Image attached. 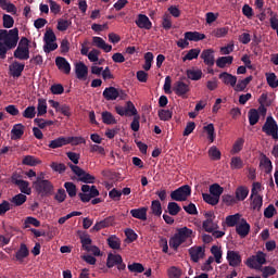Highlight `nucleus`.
<instances>
[{
	"label": "nucleus",
	"instance_id": "obj_1",
	"mask_svg": "<svg viewBox=\"0 0 278 278\" xmlns=\"http://www.w3.org/2000/svg\"><path fill=\"white\" fill-rule=\"evenodd\" d=\"M192 229L188 227L178 228L176 233L169 239V247L177 251L184 242H188V240L192 239Z\"/></svg>",
	"mask_w": 278,
	"mask_h": 278
},
{
	"label": "nucleus",
	"instance_id": "obj_2",
	"mask_svg": "<svg viewBox=\"0 0 278 278\" xmlns=\"http://www.w3.org/2000/svg\"><path fill=\"white\" fill-rule=\"evenodd\" d=\"M0 42L5 45L8 50L16 49L18 45V28L13 29H0Z\"/></svg>",
	"mask_w": 278,
	"mask_h": 278
},
{
	"label": "nucleus",
	"instance_id": "obj_3",
	"mask_svg": "<svg viewBox=\"0 0 278 278\" xmlns=\"http://www.w3.org/2000/svg\"><path fill=\"white\" fill-rule=\"evenodd\" d=\"M33 188L36 190L37 194L40 197H51L53 194V184L47 179L37 178L36 181L33 182Z\"/></svg>",
	"mask_w": 278,
	"mask_h": 278
},
{
	"label": "nucleus",
	"instance_id": "obj_4",
	"mask_svg": "<svg viewBox=\"0 0 278 278\" xmlns=\"http://www.w3.org/2000/svg\"><path fill=\"white\" fill-rule=\"evenodd\" d=\"M262 132L266 136H271L274 140H278V124L275 117L271 115L267 116L265 124L262 127Z\"/></svg>",
	"mask_w": 278,
	"mask_h": 278
},
{
	"label": "nucleus",
	"instance_id": "obj_5",
	"mask_svg": "<svg viewBox=\"0 0 278 278\" xmlns=\"http://www.w3.org/2000/svg\"><path fill=\"white\" fill-rule=\"evenodd\" d=\"M245 264L249 268L260 270V268L266 264V253L262 251L256 252L255 255H252L247 260Z\"/></svg>",
	"mask_w": 278,
	"mask_h": 278
},
{
	"label": "nucleus",
	"instance_id": "obj_6",
	"mask_svg": "<svg viewBox=\"0 0 278 278\" xmlns=\"http://www.w3.org/2000/svg\"><path fill=\"white\" fill-rule=\"evenodd\" d=\"M80 244L84 251H87V253H92L94 257H101V249H99L97 245H92L90 235L80 236Z\"/></svg>",
	"mask_w": 278,
	"mask_h": 278
},
{
	"label": "nucleus",
	"instance_id": "obj_7",
	"mask_svg": "<svg viewBox=\"0 0 278 278\" xmlns=\"http://www.w3.org/2000/svg\"><path fill=\"white\" fill-rule=\"evenodd\" d=\"M81 192L78 193V197L83 203H90L91 199H94L96 197H99V189H97V186H89V185H83L81 186Z\"/></svg>",
	"mask_w": 278,
	"mask_h": 278
},
{
	"label": "nucleus",
	"instance_id": "obj_8",
	"mask_svg": "<svg viewBox=\"0 0 278 278\" xmlns=\"http://www.w3.org/2000/svg\"><path fill=\"white\" fill-rule=\"evenodd\" d=\"M68 166L71 170L78 176L79 181H81L83 184H94L97 179L94 176L87 173L81 167L74 165L73 163H68Z\"/></svg>",
	"mask_w": 278,
	"mask_h": 278
},
{
	"label": "nucleus",
	"instance_id": "obj_9",
	"mask_svg": "<svg viewBox=\"0 0 278 278\" xmlns=\"http://www.w3.org/2000/svg\"><path fill=\"white\" fill-rule=\"evenodd\" d=\"M192 194V188L189 185L179 187L178 189L170 192L172 201H188V197Z\"/></svg>",
	"mask_w": 278,
	"mask_h": 278
},
{
	"label": "nucleus",
	"instance_id": "obj_10",
	"mask_svg": "<svg viewBox=\"0 0 278 278\" xmlns=\"http://www.w3.org/2000/svg\"><path fill=\"white\" fill-rule=\"evenodd\" d=\"M172 90L177 97H180V99H188V93L190 92V85L184 83L182 80H177L176 83H174Z\"/></svg>",
	"mask_w": 278,
	"mask_h": 278
},
{
	"label": "nucleus",
	"instance_id": "obj_11",
	"mask_svg": "<svg viewBox=\"0 0 278 278\" xmlns=\"http://www.w3.org/2000/svg\"><path fill=\"white\" fill-rule=\"evenodd\" d=\"M23 71H25V63L13 61L9 65V75H11V77H14V79H18V77L23 75Z\"/></svg>",
	"mask_w": 278,
	"mask_h": 278
},
{
	"label": "nucleus",
	"instance_id": "obj_12",
	"mask_svg": "<svg viewBox=\"0 0 278 278\" xmlns=\"http://www.w3.org/2000/svg\"><path fill=\"white\" fill-rule=\"evenodd\" d=\"M226 260L232 268H238L242 264V256L237 251L228 250Z\"/></svg>",
	"mask_w": 278,
	"mask_h": 278
},
{
	"label": "nucleus",
	"instance_id": "obj_13",
	"mask_svg": "<svg viewBox=\"0 0 278 278\" xmlns=\"http://www.w3.org/2000/svg\"><path fill=\"white\" fill-rule=\"evenodd\" d=\"M115 223H116V218L114 216H109L103 220L96 223L94 226L92 227V230L101 231V229H105L106 227H113Z\"/></svg>",
	"mask_w": 278,
	"mask_h": 278
},
{
	"label": "nucleus",
	"instance_id": "obj_14",
	"mask_svg": "<svg viewBox=\"0 0 278 278\" xmlns=\"http://www.w3.org/2000/svg\"><path fill=\"white\" fill-rule=\"evenodd\" d=\"M219 79L225 84V86H231V88H236L238 84V77L227 72H223L219 74Z\"/></svg>",
	"mask_w": 278,
	"mask_h": 278
},
{
	"label": "nucleus",
	"instance_id": "obj_15",
	"mask_svg": "<svg viewBox=\"0 0 278 278\" xmlns=\"http://www.w3.org/2000/svg\"><path fill=\"white\" fill-rule=\"evenodd\" d=\"M135 23L139 29H151L153 27V23H151V20L146 14H139Z\"/></svg>",
	"mask_w": 278,
	"mask_h": 278
},
{
	"label": "nucleus",
	"instance_id": "obj_16",
	"mask_svg": "<svg viewBox=\"0 0 278 278\" xmlns=\"http://www.w3.org/2000/svg\"><path fill=\"white\" fill-rule=\"evenodd\" d=\"M121 93L116 87H106L103 92L102 97H104L105 101H116Z\"/></svg>",
	"mask_w": 278,
	"mask_h": 278
},
{
	"label": "nucleus",
	"instance_id": "obj_17",
	"mask_svg": "<svg viewBox=\"0 0 278 278\" xmlns=\"http://www.w3.org/2000/svg\"><path fill=\"white\" fill-rule=\"evenodd\" d=\"M55 64L59 71H62L65 75H71V63L64 56H58L55 59Z\"/></svg>",
	"mask_w": 278,
	"mask_h": 278
},
{
	"label": "nucleus",
	"instance_id": "obj_18",
	"mask_svg": "<svg viewBox=\"0 0 278 278\" xmlns=\"http://www.w3.org/2000/svg\"><path fill=\"white\" fill-rule=\"evenodd\" d=\"M201 60H203L206 66H214L215 59H214V51L212 49H205L202 51L200 55Z\"/></svg>",
	"mask_w": 278,
	"mask_h": 278
},
{
	"label": "nucleus",
	"instance_id": "obj_19",
	"mask_svg": "<svg viewBox=\"0 0 278 278\" xmlns=\"http://www.w3.org/2000/svg\"><path fill=\"white\" fill-rule=\"evenodd\" d=\"M190 258L197 264L203 255H205V249L203 247H192L189 249Z\"/></svg>",
	"mask_w": 278,
	"mask_h": 278
},
{
	"label": "nucleus",
	"instance_id": "obj_20",
	"mask_svg": "<svg viewBox=\"0 0 278 278\" xmlns=\"http://www.w3.org/2000/svg\"><path fill=\"white\" fill-rule=\"evenodd\" d=\"M92 45L98 49H102L104 53H110V51H112V46L108 45L101 37H92Z\"/></svg>",
	"mask_w": 278,
	"mask_h": 278
},
{
	"label": "nucleus",
	"instance_id": "obj_21",
	"mask_svg": "<svg viewBox=\"0 0 278 278\" xmlns=\"http://www.w3.org/2000/svg\"><path fill=\"white\" fill-rule=\"evenodd\" d=\"M25 134V125L15 124L11 129V139L21 140Z\"/></svg>",
	"mask_w": 278,
	"mask_h": 278
},
{
	"label": "nucleus",
	"instance_id": "obj_22",
	"mask_svg": "<svg viewBox=\"0 0 278 278\" xmlns=\"http://www.w3.org/2000/svg\"><path fill=\"white\" fill-rule=\"evenodd\" d=\"M147 212H149V207L142 206L130 210V215L132 218H137L138 220H147Z\"/></svg>",
	"mask_w": 278,
	"mask_h": 278
},
{
	"label": "nucleus",
	"instance_id": "obj_23",
	"mask_svg": "<svg viewBox=\"0 0 278 278\" xmlns=\"http://www.w3.org/2000/svg\"><path fill=\"white\" fill-rule=\"evenodd\" d=\"M236 231L240 238H247V235L251 231V225L242 219L241 224L236 226Z\"/></svg>",
	"mask_w": 278,
	"mask_h": 278
},
{
	"label": "nucleus",
	"instance_id": "obj_24",
	"mask_svg": "<svg viewBox=\"0 0 278 278\" xmlns=\"http://www.w3.org/2000/svg\"><path fill=\"white\" fill-rule=\"evenodd\" d=\"M75 73L77 79H86L88 77V66L84 62H79L75 65Z\"/></svg>",
	"mask_w": 278,
	"mask_h": 278
},
{
	"label": "nucleus",
	"instance_id": "obj_25",
	"mask_svg": "<svg viewBox=\"0 0 278 278\" xmlns=\"http://www.w3.org/2000/svg\"><path fill=\"white\" fill-rule=\"evenodd\" d=\"M121 262H123V256H121V254L109 253L106 258V268H114V266H117Z\"/></svg>",
	"mask_w": 278,
	"mask_h": 278
},
{
	"label": "nucleus",
	"instance_id": "obj_26",
	"mask_svg": "<svg viewBox=\"0 0 278 278\" xmlns=\"http://www.w3.org/2000/svg\"><path fill=\"white\" fill-rule=\"evenodd\" d=\"M185 38L190 42H199L201 40H205V34H201L199 31H187L185 33Z\"/></svg>",
	"mask_w": 278,
	"mask_h": 278
},
{
	"label": "nucleus",
	"instance_id": "obj_27",
	"mask_svg": "<svg viewBox=\"0 0 278 278\" xmlns=\"http://www.w3.org/2000/svg\"><path fill=\"white\" fill-rule=\"evenodd\" d=\"M253 81V76H248L244 79L238 80L235 85V92H244L247 90V86Z\"/></svg>",
	"mask_w": 278,
	"mask_h": 278
},
{
	"label": "nucleus",
	"instance_id": "obj_28",
	"mask_svg": "<svg viewBox=\"0 0 278 278\" xmlns=\"http://www.w3.org/2000/svg\"><path fill=\"white\" fill-rule=\"evenodd\" d=\"M247 197H249V187H247V186H239L236 189L235 199L237 201H244L247 199Z\"/></svg>",
	"mask_w": 278,
	"mask_h": 278
},
{
	"label": "nucleus",
	"instance_id": "obj_29",
	"mask_svg": "<svg viewBox=\"0 0 278 278\" xmlns=\"http://www.w3.org/2000/svg\"><path fill=\"white\" fill-rule=\"evenodd\" d=\"M25 257H29V249L27 248V244L22 243L15 254V260H17V262H23Z\"/></svg>",
	"mask_w": 278,
	"mask_h": 278
},
{
	"label": "nucleus",
	"instance_id": "obj_30",
	"mask_svg": "<svg viewBox=\"0 0 278 278\" xmlns=\"http://www.w3.org/2000/svg\"><path fill=\"white\" fill-rule=\"evenodd\" d=\"M66 137L61 136L56 139H53L49 142L48 147L49 149H62V147H66Z\"/></svg>",
	"mask_w": 278,
	"mask_h": 278
},
{
	"label": "nucleus",
	"instance_id": "obj_31",
	"mask_svg": "<svg viewBox=\"0 0 278 278\" xmlns=\"http://www.w3.org/2000/svg\"><path fill=\"white\" fill-rule=\"evenodd\" d=\"M13 56L15 60H27L29 58V48H16Z\"/></svg>",
	"mask_w": 278,
	"mask_h": 278
},
{
	"label": "nucleus",
	"instance_id": "obj_32",
	"mask_svg": "<svg viewBox=\"0 0 278 278\" xmlns=\"http://www.w3.org/2000/svg\"><path fill=\"white\" fill-rule=\"evenodd\" d=\"M231 64H233V56L228 55V56H219L216 60V66L218 68H225V66H231Z\"/></svg>",
	"mask_w": 278,
	"mask_h": 278
},
{
	"label": "nucleus",
	"instance_id": "obj_33",
	"mask_svg": "<svg viewBox=\"0 0 278 278\" xmlns=\"http://www.w3.org/2000/svg\"><path fill=\"white\" fill-rule=\"evenodd\" d=\"M201 55V49L194 48L187 52V54L182 58V62H188L192 60H197Z\"/></svg>",
	"mask_w": 278,
	"mask_h": 278
},
{
	"label": "nucleus",
	"instance_id": "obj_34",
	"mask_svg": "<svg viewBox=\"0 0 278 278\" xmlns=\"http://www.w3.org/2000/svg\"><path fill=\"white\" fill-rule=\"evenodd\" d=\"M248 118L251 126L257 125L260 123V112H257V109H251L248 113Z\"/></svg>",
	"mask_w": 278,
	"mask_h": 278
},
{
	"label": "nucleus",
	"instance_id": "obj_35",
	"mask_svg": "<svg viewBox=\"0 0 278 278\" xmlns=\"http://www.w3.org/2000/svg\"><path fill=\"white\" fill-rule=\"evenodd\" d=\"M150 210L153 216H157V217L162 216V203L160 202V200L152 201Z\"/></svg>",
	"mask_w": 278,
	"mask_h": 278
},
{
	"label": "nucleus",
	"instance_id": "obj_36",
	"mask_svg": "<svg viewBox=\"0 0 278 278\" xmlns=\"http://www.w3.org/2000/svg\"><path fill=\"white\" fill-rule=\"evenodd\" d=\"M187 77L191 81H199L203 77V72L201 70H187Z\"/></svg>",
	"mask_w": 278,
	"mask_h": 278
},
{
	"label": "nucleus",
	"instance_id": "obj_37",
	"mask_svg": "<svg viewBox=\"0 0 278 278\" xmlns=\"http://www.w3.org/2000/svg\"><path fill=\"white\" fill-rule=\"evenodd\" d=\"M64 188L71 199L77 197V186L75 182L67 181L64 184Z\"/></svg>",
	"mask_w": 278,
	"mask_h": 278
},
{
	"label": "nucleus",
	"instance_id": "obj_38",
	"mask_svg": "<svg viewBox=\"0 0 278 278\" xmlns=\"http://www.w3.org/2000/svg\"><path fill=\"white\" fill-rule=\"evenodd\" d=\"M254 198L252 199V210H257L260 212L262 210V205H264V198L260 194L253 195Z\"/></svg>",
	"mask_w": 278,
	"mask_h": 278
},
{
	"label": "nucleus",
	"instance_id": "obj_39",
	"mask_svg": "<svg viewBox=\"0 0 278 278\" xmlns=\"http://www.w3.org/2000/svg\"><path fill=\"white\" fill-rule=\"evenodd\" d=\"M102 122L104 125H116V118L111 112L104 111L102 112Z\"/></svg>",
	"mask_w": 278,
	"mask_h": 278
},
{
	"label": "nucleus",
	"instance_id": "obj_40",
	"mask_svg": "<svg viewBox=\"0 0 278 278\" xmlns=\"http://www.w3.org/2000/svg\"><path fill=\"white\" fill-rule=\"evenodd\" d=\"M47 114V100L39 98L37 104V116H45Z\"/></svg>",
	"mask_w": 278,
	"mask_h": 278
},
{
	"label": "nucleus",
	"instance_id": "obj_41",
	"mask_svg": "<svg viewBox=\"0 0 278 278\" xmlns=\"http://www.w3.org/2000/svg\"><path fill=\"white\" fill-rule=\"evenodd\" d=\"M25 201H27V195L23 193H18L11 199V203H13L15 207H21Z\"/></svg>",
	"mask_w": 278,
	"mask_h": 278
},
{
	"label": "nucleus",
	"instance_id": "obj_42",
	"mask_svg": "<svg viewBox=\"0 0 278 278\" xmlns=\"http://www.w3.org/2000/svg\"><path fill=\"white\" fill-rule=\"evenodd\" d=\"M66 144H72L77 147L79 144H86V139L84 137H65Z\"/></svg>",
	"mask_w": 278,
	"mask_h": 278
},
{
	"label": "nucleus",
	"instance_id": "obj_43",
	"mask_svg": "<svg viewBox=\"0 0 278 278\" xmlns=\"http://www.w3.org/2000/svg\"><path fill=\"white\" fill-rule=\"evenodd\" d=\"M169 216H177L181 212V206L177 202H169L167 205Z\"/></svg>",
	"mask_w": 278,
	"mask_h": 278
},
{
	"label": "nucleus",
	"instance_id": "obj_44",
	"mask_svg": "<svg viewBox=\"0 0 278 278\" xmlns=\"http://www.w3.org/2000/svg\"><path fill=\"white\" fill-rule=\"evenodd\" d=\"M162 27H163V29H165L166 31H168V29H172V28H173V16H170V14L165 13V14L163 15Z\"/></svg>",
	"mask_w": 278,
	"mask_h": 278
},
{
	"label": "nucleus",
	"instance_id": "obj_45",
	"mask_svg": "<svg viewBox=\"0 0 278 278\" xmlns=\"http://www.w3.org/2000/svg\"><path fill=\"white\" fill-rule=\"evenodd\" d=\"M108 244L110 249L118 251V249H121V239L116 236H111L108 238Z\"/></svg>",
	"mask_w": 278,
	"mask_h": 278
},
{
	"label": "nucleus",
	"instance_id": "obj_46",
	"mask_svg": "<svg viewBox=\"0 0 278 278\" xmlns=\"http://www.w3.org/2000/svg\"><path fill=\"white\" fill-rule=\"evenodd\" d=\"M2 25L5 29H12L14 27V17L10 14H4L2 16Z\"/></svg>",
	"mask_w": 278,
	"mask_h": 278
},
{
	"label": "nucleus",
	"instance_id": "obj_47",
	"mask_svg": "<svg viewBox=\"0 0 278 278\" xmlns=\"http://www.w3.org/2000/svg\"><path fill=\"white\" fill-rule=\"evenodd\" d=\"M39 163L40 161L33 155H26L22 161V164H24V166H38Z\"/></svg>",
	"mask_w": 278,
	"mask_h": 278
},
{
	"label": "nucleus",
	"instance_id": "obj_48",
	"mask_svg": "<svg viewBox=\"0 0 278 278\" xmlns=\"http://www.w3.org/2000/svg\"><path fill=\"white\" fill-rule=\"evenodd\" d=\"M210 192L212 195L216 197L217 199L220 200V194H223L224 189L220 187L218 184H213L210 186Z\"/></svg>",
	"mask_w": 278,
	"mask_h": 278
},
{
	"label": "nucleus",
	"instance_id": "obj_49",
	"mask_svg": "<svg viewBox=\"0 0 278 278\" xmlns=\"http://www.w3.org/2000/svg\"><path fill=\"white\" fill-rule=\"evenodd\" d=\"M239 220H240L239 213H237L235 215H228L226 217V225H227V227H236V225H238Z\"/></svg>",
	"mask_w": 278,
	"mask_h": 278
},
{
	"label": "nucleus",
	"instance_id": "obj_50",
	"mask_svg": "<svg viewBox=\"0 0 278 278\" xmlns=\"http://www.w3.org/2000/svg\"><path fill=\"white\" fill-rule=\"evenodd\" d=\"M16 186L20 189V192H22V194H31V188H29V181L22 180Z\"/></svg>",
	"mask_w": 278,
	"mask_h": 278
},
{
	"label": "nucleus",
	"instance_id": "obj_51",
	"mask_svg": "<svg viewBox=\"0 0 278 278\" xmlns=\"http://www.w3.org/2000/svg\"><path fill=\"white\" fill-rule=\"evenodd\" d=\"M261 164L266 173V175H270L273 173V162L268 156H264V159L261 161Z\"/></svg>",
	"mask_w": 278,
	"mask_h": 278
},
{
	"label": "nucleus",
	"instance_id": "obj_52",
	"mask_svg": "<svg viewBox=\"0 0 278 278\" xmlns=\"http://www.w3.org/2000/svg\"><path fill=\"white\" fill-rule=\"evenodd\" d=\"M203 129H204V131H206L210 142H214V140L216 139L214 124H208V125L204 126Z\"/></svg>",
	"mask_w": 278,
	"mask_h": 278
},
{
	"label": "nucleus",
	"instance_id": "obj_53",
	"mask_svg": "<svg viewBox=\"0 0 278 278\" xmlns=\"http://www.w3.org/2000/svg\"><path fill=\"white\" fill-rule=\"evenodd\" d=\"M202 198L205 203H208V205H218V202L220 201L216 195H212L210 193H203Z\"/></svg>",
	"mask_w": 278,
	"mask_h": 278
},
{
	"label": "nucleus",
	"instance_id": "obj_54",
	"mask_svg": "<svg viewBox=\"0 0 278 278\" xmlns=\"http://www.w3.org/2000/svg\"><path fill=\"white\" fill-rule=\"evenodd\" d=\"M242 166H244V163L242 162V159H240V156H233L231 159L230 168H232V170H240Z\"/></svg>",
	"mask_w": 278,
	"mask_h": 278
},
{
	"label": "nucleus",
	"instance_id": "obj_55",
	"mask_svg": "<svg viewBox=\"0 0 278 278\" xmlns=\"http://www.w3.org/2000/svg\"><path fill=\"white\" fill-rule=\"evenodd\" d=\"M211 253L214 255L216 264H220V260H223V251L220 248H218V245H213L211 248Z\"/></svg>",
	"mask_w": 278,
	"mask_h": 278
},
{
	"label": "nucleus",
	"instance_id": "obj_56",
	"mask_svg": "<svg viewBox=\"0 0 278 278\" xmlns=\"http://www.w3.org/2000/svg\"><path fill=\"white\" fill-rule=\"evenodd\" d=\"M220 150H218L216 146L210 148L208 156L211 157V160H213L214 162H218V160H220Z\"/></svg>",
	"mask_w": 278,
	"mask_h": 278
},
{
	"label": "nucleus",
	"instance_id": "obj_57",
	"mask_svg": "<svg viewBox=\"0 0 278 278\" xmlns=\"http://www.w3.org/2000/svg\"><path fill=\"white\" fill-rule=\"evenodd\" d=\"M261 270H262L263 278H268V277H273V275H277V269L273 266H265Z\"/></svg>",
	"mask_w": 278,
	"mask_h": 278
},
{
	"label": "nucleus",
	"instance_id": "obj_58",
	"mask_svg": "<svg viewBox=\"0 0 278 278\" xmlns=\"http://www.w3.org/2000/svg\"><path fill=\"white\" fill-rule=\"evenodd\" d=\"M55 40H58V37L55 36V33H53V29H47L43 35V42H55Z\"/></svg>",
	"mask_w": 278,
	"mask_h": 278
},
{
	"label": "nucleus",
	"instance_id": "obj_59",
	"mask_svg": "<svg viewBox=\"0 0 278 278\" xmlns=\"http://www.w3.org/2000/svg\"><path fill=\"white\" fill-rule=\"evenodd\" d=\"M267 84L270 88H277L278 87V79L277 75L275 73L266 74Z\"/></svg>",
	"mask_w": 278,
	"mask_h": 278
},
{
	"label": "nucleus",
	"instance_id": "obj_60",
	"mask_svg": "<svg viewBox=\"0 0 278 278\" xmlns=\"http://www.w3.org/2000/svg\"><path fill=\"white\" fill-rule=\"evenodd\" d=\"M213 36H215V38H225V36H227V34H229V27H220V28H216L213 30Z\"/></svg>",
	"mask_w": 278,
	"mask_h": 278
},
{
	"label": "nucleus",
	"instance_id": "obj_61",
	"mask_svg": "<svg viewBox=\"0 0 278 278\" xmlns=\"http://www.w3.org/2000/svg\"><path fill=\"white\" fill-rule=\"evenodd\" d=\"M29 225H33V227H40V220L31 216L26 217L24 222V228L29 229Z\"/></svg>",
	"mask_w": 278,
	"mask_h": 278
},
{
	"label": "nucleus",
	"instance_id": "obj_62",
	"mask_svg": "<svg viewBox=\"0 0 278 278\" xmlns=\"http://www.w3.org/2000/svg\"><path fill=\"white\" fill-rule=\"evenodd\" d=\"M128 270L130 273H144V266L140 263H132L128 265Z\"/></svg>",
	"mask_w": 278,
	"mask_h": 278
},
{
	"label": "nucleus",
	"instance_id": "obj_63",
	"mask_svg": "<svg viewBox=\"0 0 278 278\" xmlns=\"http://www.w3.org/2000/svg\"><path fill=\"white\" fill-rule=\"evenodd\" d=\"M22 116L24 118H36V106H28L24 110Z\"/></svg>",
	"mask_w": 278,
	"mask_h": 278
},
{
	"label": "nucleus",
	"instance_id": "obj_64",
	"mask_svg": "<svg viewBox=\"0 0 278 278\" xmlns=\"http://www.w3.org/2000/svg\"><path fill=\"white\" fill-rule=\"evenodd\" d=\"M159 118L161 121H170L173 118V111L170 110H160Z\"/></svg>",
	"mask_w": 278,
	"mask_h": 278
}]
</instances>
